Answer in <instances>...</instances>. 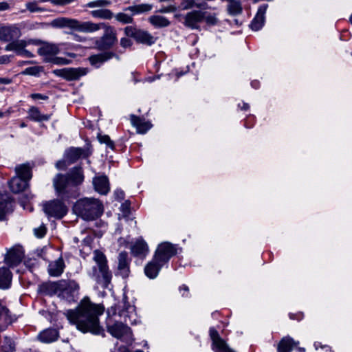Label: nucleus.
<instances>
[{
  "mask_svg": "<svg viewBox=\"0 0 352 352\" xmlns=\"http://www.w3.org/2000/svg\"><path fill=\"white\" fill-rule=\"evenodd\" d=\"M104 309L102 305L94 304L85 298L75 309L67 310L65 315L69 322L82 333L90 332L100 335L103 330L100 325L98 317L103 314Z\"/></svg>",
  "mask_w": 352,
  "mask_h": 352,
  "instance_id": "obj_1",
  "label": "nucleus"
},
{
  "mask_svg": "<svg viewBox=\"0 0 352 352\" xmlns=\"http://www.w3.org/2000/svg\"><path fill=\"white\" fill-rule=\"evenodd\" d=\"M107 314L109 316L115 318L113 323H112V318H109L107 321L108 332L118 339L131 342L133 340L132 333L127 324H133L136 322L134 306L127 301L126 296H124L122 301L118 305L108 309Z\"/></svg>",
  "mask_w": 352,
  "mask_h": 352,
  "instance_id": "obj_2",
  "label": "nucleus"
},
{
  "mask_svg": "<svg viewBox=\"0 0 352 352\" xmlns=\"http://www.w3.org/2000/svg\"><path fill=\"white\" fill-rule=\"evenodd\" d=\"M74 212L86 221L94 220L103 212V206L97 199L82 198L78 200L73 206Z\"/></svg>",
  "mask_w": 352,
  "mask_h": 352,
  "instance_id": "obj_3",
  "label": "nucleus"
},
{
  "mask_svg": "<svg viewBox=\"0 0 352 352\" xmlns=\"http://www.w3.org/2000/svg\"><path fill=\"white\" fill-rule=\"evenodd\" d=\"M51 26L56 28H68L72 30L92 33L100 30L103 24H96L91 21L81 22L76 19L58 17L51 21Z\"/></svg>",
  "mask_w": 352,
  "mask_h": 352,
  "instance_id": "obj_4",
  "label": "nucleus"
},
{
  "mask_svg": "<svg viewBox=\"0 0 352 352\" xmlns=\"http://www.w3.org/2000/svg\"><path fill=\"white\" fill-rule=\"evenodd\" d=\"M93 259L96 265L89 273L92 278L103 287H107L111 280V273L107 266V261L104 254L96 250L94 251Z\"/></svg>",
  "mask_w": 352,
  "mask_h": 352,
  "instance_id": "obj_5",
  "label": "nucleus"
},
{
  "mask_svg": "<svg viewBox=\"0 0 352 352\" xmlns=\"http://www.w3.org/2000/svg\"><path fill=\"white\" fill-rule=\"evenodd\" d=\"M39 40L28 39V40H15L10 42L6 47L5 50L10 52H15L16 54L26 58H33L34 54L27 47L30 45H38Z\"/></svg>",
  "mask_w": 352,
  "mask_h": 352,
  "instance_id": "obj_6",
  "label": "nucleus"
},
{
  "mask_svg": "<svg viewBox=\"0 0 352 352\" xmlns=\"http://www.w3.org/2000/svg\"><path fill=\"white\" fill-rule=\"evenodd\" d=\"M151 9L152 6L148 3L134 5L125 8L123 12L117 13L114 17L123 24L131 23L133 21V15L147 12Z\"/></svg>",
  "mask_w": 352,
  "mask_h": 352,
  "instance_id": "obj_7",
  "label": "nucleus"
},
{
  "mask_svg": "<svg viewBox=\"0 0 352 352\" xmlns=\"http://www.w3.org/2000/svg\"><path fill=\"white\" fill-rule=\"evenodd\" d=\"M177 253L176 248L170 243L164 242L160 244L153 258L164 265L170 258Z\"/></svg>",
  "mask_w": 352,
  "mask_h": 352,
  "instance_id": "obj_8",
  "label": "nucleus"
},
{
  "mask_svg": "<svg viewBox=\"0 0 352 352\" xmlns=\"http://www.w3.org/2000/svg\"><path fill=\"white\" fill-rule=\"evenodd\" d=\"M87 154L82 149L79 148H71L65 153L64 160H60L56 163V167L58 169L64 170L69 164L76 162L82 156L86 157Z\"/></svg>",
  "mask_w": 352,
  "mask_h": 352,
  "instance_id": "obj_9",
  "label": "nucleus"
},
{
  "mask_svg": "<svg viewBox=\"0 0 352 352\" xmlns=\"http://www.w3.org/2000/svg\"><path fill=\"white\" fill-rule=\"evenodd\" d=\"M37 53L43 58V61L50 63L51 59L60 52L59 45L55 43L45 42L39 40L38 45H37Z\"/></svg>",
  "mask_w": 352,
  "mask_h": 352,
  "instance_id": "obj_10",
  "label": "nucleus"
},
{
  "mask_svg": "<svg viewBox=\"0 0 352 352\" xmlns=\"http://www.w3.org/2000/svg\"><path fill=\"white\" fill-rule=\"evenodd\" d=\"M45 214L49 217L60 219L67 214V208L65 205L59 200H53L43 205Z\"/></svg>",
  "mask_w": 352,
  "mask_h": 352,
  "instance_id": "obj_11",
  "label": "nucleus"
},
{
  "mask_svg": "<svg viewBox=\"0 0 352 352\" xmlns=\"http://www.w3.org/2000/svg\"><path fill=\"white\" fill-rule=\"evenodd\" d=\"M100 29L105 28L104 35L100 38V41L96 42L97 47L99 49H108L112 47L117 41L116 33L115 30L111 27H106L104 23Z\"/></svg>",
  "mask_w": 352,
  "mask_h": 352,
  "instance_id": "obj_12",
  "label": "nucleus"
},
{
  "mask_svg": "<svg viewBox=\"0 0 352 352\" xmlns=\"http://www.w3.org/2000/svg\"><path fill=\"white\" fill-rule=\"evenodd\" d=\"M53 73L57 76L63 78L67 80H76L80 77L86 75L87 69L84 68H63L53 71Z\"/></svg>",
  "mask_w": 352,
  "mask_h": 352,
  "instance_id": "obj_13",
  "label": "nucleus"
},
{
  "mask_svg": "<svg viewBox=\"0 0 352 352\" xmlns=\"http://www.w3.org/2000/svg\"><path fill=\"white\" fill-rule=\"evenodd\" d=\"M210 336L212 341V349L214 352H235L229 347L214 329H210Z\"/></svg>",
  "mask_w": 352,
  "mask_h": 352,
  "instance_id": "obj_14",
  "label": "nucleus"
},
{
  "mask_svg": "<svg viewBox=\"0 0 352 352\" xmlns=\"http://www.w3.org/2000/svg\"><path fill=\"white\" fill-rule=\"evenodd\" d=\"M210 336L212 341V349L214 352H235L229 347L214 329H210Z\"/></svg>",
  "mask_w": 352,
  "mask_h": 352,
  "instance_id": "obj_15",
  "label": "nucleus"
},
{
  "mask_svg": "<svg viewBox=\"0 0 352 352\" xmlns=\"http://www.w3.org/2000/svg\"><path fill=\"white\" fill-rule=\"evenodd\" d=\"M54 187L58 195H65L69 192L71 182L67 176L58 174L53 179Z\"/></svg>",
  "mask_w": 352,
  "mask_h": 352,
  "instance_id": "obj_16",
  "label": "nucleus"
},
{
  "mask_svg": "<svg viewBox=\"0 0 352 352\" xmlns=\"http://www.w3.org/2000/svg\"><path fill=\"white\" fill-rule=\"evenodd\" d=\"M299 342L295 341L290 337H284L281 339L277 346L278 352H291L296 349L298 352H305V349L298 346Z\"/></svg>",
  "mask_w": 352,
  "mask_h": 352,
  "instance_id": "obj_17",
  "label": "nucleus"
},
{
  "mask_svg": "<svg viewBox=\"0 0 352 352\" xmlns=\"http://www.w3.org/2000/svg\"><path fill=\"white\" fill-rule=\"evenodd\" d=\"M130 249L132 255L141 258H145L149 252L147 243L142 238L137 239L131 244Z\"/></svg>",
  "mask_w": 352,
  "mask_h": 352,
  "instance_id": "obj_18",
  "label": "nucleus"
},
{
  "mask_svg": "<svg viewBox=\"0 0 352 352\" xmlns=\"http://www.w3.org/2000/svg\"><path fill=\"white\" fill-rule=\"evenodd\" d=\"M24 256V252L21 246H14L10 249L6 257V263L10 266L19 263Z\"/></svg>",
  "mask_w": 352,
  "mask_h": 352,
  "instance_id": "obj_19",
  "label": "nucleus"
},
{
  "mask_svg": "<svg viewBox=\"0 0 352 352\" xmlns=\"http://www.w3.org/2000/svg\"><path fill=\"white\" fill-rule=\"evenodd\" d=\"M118 273L123 278H126L129 274V259L128 254L125 252H120L118 256Z\"/></svg>",
  "mask_w": 352,
  "mask_h": 352,
  "instance_id": "obj_20",
  "label": "nucleus"
},
{
  "mask_svg": "<svg viewBox=\"0 0 352 352\" xmlns=\"http://www.w3.org/2000/svg\"><path fill=\"white\" fill-rule=\"evenodd\" d=\"M267 8V4L262 5L258 8V12L250 24V27L253 30H259L263 27Z\"/></svg>",
  "mask_w": 352,
  "mask_h": 352,
  "instance_id": "obj_21",
  "label": "nucleus"
},
{
  "mask_svg": "<svg viewBox=\"0 0 352 352\" xmlns=\"http://www.w3.org/2000/svg\"><path fill=\"white\" fill-rule=\"evenodd\" d=\"M163 265L158 262V261H155V258L149 261L144 267V274L145 275L149 278L150 279L155 278Z\"/></svg>",
  "mask_w": 352,
  "mask_h": 352,
  "instance_id": "obj_22",
  "label": "nucleus"
},
{
  "mask_svg": "<svg viewBox=\"0 0 352 352\" xmlns=\"http://www.w3.org/2000/svg\"><path fill=\"white\" fill-rule=\"evenodd\" d=\"M204 19V12L193 11L188 12L185 16L184 25L190 28H197V23Z\"/></svg>",
  "mask_w": 352,
  "mask_h": 352,
  "instance_id": "obj_23",
  "label": "nucleus"
},
{
  "mask_svg": "<svg viewBox=\"0 0 352 352\" xmlns=\"http://www.w3.org/2000/svg\"><path fill=\"white\" fill-rule=\"evenodd\" d=\"M12 204L8 194H0V221L3 220L6 215L12 210Z\"/></svg>",
  "mask_w": 352,
  "mask_h": 352,
  "instance_id": "obj_24",
  "label": "nucleus"
},
{
  "mask_svg": "<svg viewBox=\"0 0 352 352\" xmlns=\"http://www.w3.org/2000/svg\"><path fill=\"white\" fill-rule=\"evenodd\" d=\"M95 190L102 195H106L109 190L108 179L106 176H98L94 178Z\"/></svg>",
  "mask_w": 352,
  "mask_h": 352,
  "instance_id": "obj_25",
  "label": "nucleus"
},
{
  "mask_svg": "<svg viewBox=\"0 0 352 352\" xmlns=\"http://www.w3.org/2000/svg\"><path fill=\"white\" fill-rule=\"evenodd\" d=\"M65 269V263L62 258H58L57 260L51 262L48 265V273L52 276H60Z\"/></svg>",
  "mask_w": 352,
  "mask_h": 352,
  "instance_id": "obj_26",
  "label": "nucleus"
},
{
  "mask_svg": "<svg viewBox=\"0 0 352 352\" xmlns=\"http://www.w3.org/2000/svg\"><path fill=\"white\" fill-rule=\"evenodd\" d=\"M115 55L113 53L106 52L96 55L91 56L89 58V60L93 66L99 67L104 62L111 59Z\"/></svg>",
  "mask_w": 352,
  "mask_h": 352,
  "instance_id": "obj_27",
  "label": "nucleus"
},
{
  "mask_svg": "<svg viewBox=\"0 0 352 352\" xmlns=\"http://www.w3.org/2000/svg\"><path fill=\"white\" fill-rule=\"evenodd\" d=\"M67 177L72 186H76L81 184L84 180L82 170L80 167H76L71 170L68 173Z\"/></svg>",
  "mask_w": 352,
  "mask_h": 352,
  "instance_id": "obj_28",
  "label": "nucleus"
},
{
  "mask_svg": "<svg viewBox=\"0 0 352 352\" xmlns=\"http://www.w3.org/2000/svg\"><path fill=\"white\" fill-rule=\"evenodd\" d=\"M131 121L140 133H145L152 126V124L149 122L145 121L144 119L135 116H131Z\"/></svg>",
  "mask_w": 352,
  "mask_h": 352,
  "instance_id": "obj_29",
  "label": "nucleus"
},
{
  "mask_svg": "<svg viewBox=\"0 0 352 352\" xmlns=\"http://www.w3.org/2000/svg\"><path fill=\"white\" fill-rule=\"evenodd\" d=\"M28 181L15 176L10 181L9 187L13 192L18 193L23 191L28 187Z\"/></svg>",
  "mask_w": 352,
  "mask_h": 352,
  "instance_id": "obj_30",
  "label": "nucleus"
},
{
  "mask_svg": "<svg viewBox=\"0 0 352 352\" xmlns=\"http://www.w3.org/2000/svg\"><path fill=\"white\" fill-rule=\"evenodd\" d=\"M28 118L35 122L47 121L50 118V115L43 114L36 107H32L28 110Z\"/></svg>",
  "mask_w": 352,
  "mask_h": 352,
  "instance_id": "obj_31",
  "label": "nucleus"
},
{
  "mask_svg": "<svg viewBox=\"0 0 352 352\" xmlns=\"http://www.w3.org/2000/svg\"><path fill=\"white\" fill-rule=\"evenodd\" d=\"M16 177H19L24 180L29 181L32 178L31 168L28 164H23L15 167Z\"/></svg>",
  "mask_w": 352,
  "mask_h": 352,
  "instance_id": "obj_32",
  "label": "nucleus"
},
{
  "mask_svg": "<svg viewBox=\"0 0 352 352\" xmlns=\"http://www.w3.org/2000/svg\"><path fill=\"white\" fill-rule=\"evenodd\" d=\"M135 39L138 43L148 45H151L155 43L154 37L148 32L142 30H138V33H136Z\"/></svg>",
  "mask_w": 352,
  "mask_h": 352,
  "instance_id": "obj_33",
  "label": "nucleus"
},
{
  "mask_svg": "<svg viewBox=\"0 0 352 352\" xmlns=\"http://www.w3.org/2000/svg\"><path fill=\"white\" fill-rule=\"evenodd\" d=\"M58 338V332L56 330L50 329L43 331L38 335L39 340L43 342H52L55 341Z\"/></svg>",
  "mask_w": 352,
  "mask_h": 352,
  "instance_id": "obj_34",
  "label": "nucleus"
},
{
  "mask_svg": "<svg viewBox=\"0 0 352 352\" xmlns=\"http://www.w3.org/2000/svg\"><path fill=\"white\" fill-rule=\"evenodd\" d=\"M148 21L155 28H164L169 25V21L160 15H153L148 18Z\"/></svg>",
  "mask_w": 352,
  "mask_h": 352,
  "instance_id": "obj_35",
  "label": "nucleus"
},
{
  "mask_svg": "<svg viewBox=\"0 0 352 352\" xmlns=\"http://www.w3.org/2000/svg\"><path fill=\"white\" fill-rule=\"evenodd\" d=\"M91 14L94 18L102 19H111L113 17V14L110 10L104 9L103 8H102V9L92 10Z\"/></svg>",
  "mask_w": 352,
  "mask_h": 352,
  "instance_id": "obj_36",
  "label": "nucleus"
},
{
  "mask_svg": "<svg viewBox=\"0 0 352 352\" xmlns=\"http://www.w3.org/2000/svg\"><path fill=\"white\" fill-rule=\"evenodd\" d=\"M228 4L227 6V10L230 14L237 15L242 11V7L241 3L236 0H227Z\"/></svg>",
  "mask_w": 352,
  "mask_h": 352,
  "instance_id": "obj_37",
  "label": "nucleus"
},
{
  "mask_svg": "<svg viewBox=\"0 0 352 352\" xmlns=\"http://www.w3.org/2000/svg\"><path fill=\"white\" fill-rule=\"evenodd\" d=\"M43 71V67L41 66H33L25 69L21 74L23 75L30 76H38Z\"/></svg>",
  "mask_w": 352,
  "mask_h": 352,
  "instance_id": "obj_38",
  "label": "nucleus"
},
{
  "mask_svg": "<svg viewBox=\"0 0 352 352\" xmlns=\"http://www.w3.org/2000/svg\"><path fill=\"white\" fill-rule=\"evenodd\" d=\"M110 2L107 0H94L86 4L87 8H104L108 6Z\"/></svg>",
  "mask_w": 352,
  "mask_h": 352,
  "instance_id": "obj_39",
  "label": "nucleus"
},
{
  "mask_svg": "<svg viewBox=\"0 0 352 352\" xmlns=\"http://www.w3.org/2000/svg\"><path fill=\"white\" fill-rule=\"evenodd\" d=\"M26 9L29 10L30 12H42L43 10L40 8L36 1H30L28 2L25 4Z\"/></svg>",
  "mask_w": 352,
  "mask_h": 352,
  "instance_id": "obj_40",
  "label": "nucleus"
},
{
  "mask_svg": "<svg viewBox=\"0 0 352 352\" xmlns=\"http://www.w3.org/2000/svg\"><path fill=\"white\" fill-rule=\"evenodd\" d=\"M98 138L100 143L106 144L108 147H109L111 149H113V148H114L113 142L110 140V138L108 135H99Z\"/></svg>",
  "mask_w": 352,
  "mask_h": 352,
  "instance_id": "obj_41",
  "label": "nucleus"
},
{
  "mask_svg": "<svg viewBox=\"0 0 352 352\" xmlns=\"http://www.w3.org/2000/svg\"><path fill=\"white\" fill-rule=\"evenodd\" d=\"M207 24L215 25L217 23L218 19L214 14L204 13V19Z\"/></svg>",
  "mask_w": 352,
  "mask_h": 352,
  "instance_id": "obj_42",
  "label": "nucleus"
},
{
  "mask_svg": "<svg viewBox=\"0 0 352 352\" xmlns=\"http://www.w3.org/2000/svg\"><path fill=\"white\" fill-rule=\"evenodd\" d=\"M51 63L55 64V65H68L71 63V60L62 57H57L54 56L52 59H51L50 62Z\"/></svg>",
  "mask_w": 352,
  "mask_h": 352,
  "instance_id": "obj_43",
  "label": "nucleus"
},
{
  "mask_svg": "<svg viewBox=\"0 0 352 352\" xmlns=\"http://www.w3.org/2000/svg\"><path fill=\"white\" fill-rule=\"evenodd\" d=\"M138 30L132 27V26H127L124 28V33L127 36L135 38L136 33H138Z\"/></svg>",
  "mask_w": 352,
  "mask_h": 352,
  "instance_id": "obj_44",
  "label": "nucleus"
},
{
  "mask_svg": "<svg viewBox=\"0 0 352 352\" xmlns=\"http://www.w3.org/2000/svg\"><path fill=\"white\" fill-rule=\"evenodd\" d=\"M34 234L36 237L42 238L45 236V234L46 233V228L45 227V226L41 225L38 228H35L34 230Z\"/></svg>",
  "mask_w": 352,
  "mask_h": 352,
  "instance_id": "obj_45",
  "label": "nucleus"
},
{
  "mask_svg": "<svg viewBox=\"0 0 352 352\" xmlns=\"http://www.w3.org/2000/svg\"><path fill=\"white\" fill-rule=\"evenodd\" d=\"M12 58V55H3L0 56V65H7L10 63Z\"/></svg>",
  "mask_w": 352,
  "mask_h": 352,
  "instance_id": "obj_46",
  "label": "nucleus"
},
{
  "mask_svg": "<svg viewBox=\"0 0 352 352\" xmlns=\"http://www.w3.org/2000/svg\"><path fill=\"white\" fill-rule=\"evenodd\" d=\"M120 45L122 47L126 48L129 47L132 45V42L127 38H122L120 40Z\"/></svg>",
  "mask_w": 352,
  "mask_h": 352,
  "instance_id": "obj_47",
  "label": "nucleus"
},
{
  "mask_svg": "<svg viewBox=\"0 0 352 352\" xmlns=\"http://www.w3.org/2000/svg\"><path fill=\"white\" fill-rule=\"evenodd\" d=\"M74 0H52V3L56 5L64 6L72 3Z\"/></svg>",
  "mask_w": 352,
  "mask_h": 352,
  "instance_id": "obj_48",
  "label": "nucleus"
},
{
  "mask_svg": "<svg viewBox=\"0 0 352 352\" xmlns=\"http://www.w3.org/2000/svg\"><path fill=\"white\" fill-rule=\"evenodd\" d=\"M176 10V8L173 6H170L168 7H164L161 8L159 12L161 13H167V12H172Z\"/></svg>",
  "mask_w": 352,
  "mask_h": 352,
  "instance_id": "obj_49",
  "label": "nucleus"
},
{
  "mask_svg": "<svg viewBox=\"0 0 352 352\" xmlns=\"http://www.w3.org/2000/svg\"><path fill=\"white\" fill-rule=\"evenodd\" d=\"M186 3L183 2L181 5L183 9H188L191 8L195 3V0H186Z\"/></svg>",
  "mask_w": 352,
  "mask_h": 352,
  "instance_id": "obj_50",
  "label": "nucleus"
},
{
  "mask_svg": "<svg viewBox=\"0 0 352 352\" xmlns=\"http://www.w3.org/2000/svg\"><path fill=\"white\" fill-rule=\"evenodd\" d=\"M30 96L34 100H47L48 98L47 96L41 94H32Z\"/></svg>",
  "mask_w": 352,
  "mask_h": 352,
  "instance_id": "obj_51",
  "label": "nucleus"
},
{
  "mask_svg": "<svg viewBox=\"0 0 352 352\" xmlns=\"http://www.w3.org/2000/svg\"><path fill=\"white\" fill-rule=\"evenodd\" d=\"M10 8L9 3L6 1L0 2V11L7 10Z\"/></svg>",
  "mask_w": 352,
  "mask_h": 352,
  "instance_id": "obj_52",
  "label": "nucleus"
},
{
  "mask_svg": "<svg viewBox=\"0 0 352 352\" xmlns=\"http://www.w3.org/2000/svg\"><path fill=\"white\" fill-rule=\"evenodd\" d=\"M67 285L74 291L78 289V285L75 281H69Z\"/></svg>",
  "mask_w": 352,
  "mask_h": 352,
  "instance_id": "obj_53",
  "label": "nucleus"
},
{
  "mask_svg": "<svg viewBox=\"0 0 352 352\" xmlns=\"http://www.w3.org/2000/svg\"><path fill=\"white\" fill-rule=\"evenodd\" d=\"M12 82V80L8 78H0V84L8 85Z\"/></svg>",
  "mask_w": 352,
  "mask_h": 352,
  "instance_id": "obj_54",
  "label": "nucleus"
},
{
  "mask_svg": "<svg viewBox=\"0 0 352 352\" xmlns=\"http://www.w3.org/2000/svg\"><path fill=\"white\" fill-rule=\"evenodd\" d=\"M72 35H73V37H74V40L76 41L82 42V41H85V38L83 37H82L81 36H80V35H78L76 34H73Z\"/></svg>",
  "mask_w": 352,
  "mask_h": 352,
  "instance_id": "obj_55",
  "label": "nucleus"
},
{
  "mask_svg": "<svg viewBox=\"0 0 352 352\" xmlns=\"http://www.w3.org/2000/svg\"><path fill=\"white\" fill-rule=\"evenodd\" d=\"M12 112V110L11 108H10L6 112H4V116H8Z\"/></svg>",
  "mask_w": 352,
  "mask_h": 352,
  "instance_id": "obj_56",
  "label": "nucleus"
},
{
  "mask_svg": "<svg viewBox=\"0 0 352 352\" xmlns=\"http://www.w3.org/2000/svg\"><path fill=\"white\" fill-rule=\"evenodd\" d=\"M116 193L119 196L120 198H123V192L121 190H116Z\"/></svg>",
  "mask_w": 352,
  "mask_h": 352,
  "instance_id": "obj_57",
  "label": "nucleus"
},
{
  "mask_svg": "<svg viewBox=\"0 0 352 352\" xmlns=\"http://www.w3.org/2000/svg\"><path fill=\"white\" fill-rule=\"evenodd\" d=\"M184 290L185 292H188V287L186 285H183L180 287V291Z\"/></svg>",
  "mask_w": 352,
  "mask_h": 352,
  "instance_id": "obj_58",
  "label": "nucleus"
},
{
  "mask_svg": "<svg viewBox=\"0 0 352 352\" xmlns=\"http://www.w3.org/2000/svg\"><path fill=\"white\" fill-rule=\"evenodd\" d=\"M119 352H129V349L126 347H122L120 349Z\"/></svg>",
  "mask_w": 352,
  "mask_h": 352,
  "instance_id": "obj_59",
  "label": "nucleus"
},
{
  "mask_svg": "<svg viewBox=\"0 0 352 352\" xmlns=\"http://www.w3.org/2000/svg\"><path fill=\"white\" fill-rule=\"evenodd\" d=\"M314 346H315V347H316V349H318V347H321V348H322V347H323V346L321 345V344H320V343H319V342H316V343L314 344Z\"/></svg>",
  "mask_w": 352,
  "mask_h": 352,
  "instance_id": "obj_60",
  "label": "nucleus"
},
{
  "mask_svg": "<svg viewBox=\"0 0 352 352\" xmlns=\"http://www.w3.org/2000/svg\"><path fill=\"white\" fill-rule=\"evenodd\" d=\"M244 110H248L249 109V104H243V107L242 108Z\"/></svg>",
  "mask_w": 352,
  "mask_h": 352,
  "instance_id": "obj_61",
  "label": "nucleus"
},
{
  "mask_svg": "<svg viewBox=\"0 0 352 352\" xmlns=\"http://www.w3.org/2000/svg\"><path fill=\"white\" fill-rule=\"evenodd\" d=\"M67 55L72 58H74L76 56V54H73V53H69V54H67Z\"/></svg>",
  "mask_w": 352,
  "mask_h": 352,
  "instance_id": "obj_62",
  "label": "nucleus"
},
{
  "mask_svg": "<svg viewBox=\"0 0 352 352\" xmlns=\"http://www.w3.org/2000/svg\"><path fill=\"white\" fill-rule=\"evenodd\" d=\"M257 84H258V82H252V86L254 87H256Z\"/></svg>",
  "mask_w": 352,
  "mask_h": 352,
  "instance_id": "obj_63",
  "label": "nucleus"
},
{
  "mask_svg": "<svg viewBox=\"0 0 352 352\" xmlns=\"http://www.w3.org/2000/svg\"><path fill=\"white\" fill-rule=\"evenodd\" d=\"M3 116H4V113H3V112L0 111V118H2V117H3Z\"/></svg>",
  "mask_w": 352,
  "mask_h": 352,
  "instance_id": "obj_64",
  "label": "nucleus"
}]
</instances>
